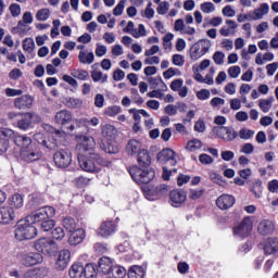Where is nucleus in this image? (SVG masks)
I'll list each match as a JSON object with an SVG mask.
<instances>
[{
  "instance_id": "nucleus-1",
  "label": "nucleus",
  "mask_w": 278,
  "mask_h": 278,
  "mask_svg": "<svg viewBox=\"0 0 278 278\" xmlns=\"http://www.w3.org/2000/svg\"><path fill=\"white\" fill-rule=\"evenodd\" d=\"M9 121H12V123H16L18 129L22 131H27V129H31L36 123H40L41 118L38 114L34 112H27V113H8Z\"/></svg>"
},
{
  "instance_id": "nucleus-2",
  "label": "nucleus",
  "mask_w": 278,
  "mask_h": 278,
  "mask_svg": "<svg viewBox=\"0 0 278 278\" xmlns=\"http://www.w3.org/2000/svg\"><path fill=\"white\" fill-rule=\"evenodd\" d=\"M128 173L136 184H151L155 179V169L153 167H140L134 165L129 167Z\"/></svg>"
},
{
  "instance_id": "nucleus-3",
  "label": "nucleus",
  "mask_w": 278,
  "mask_h": 278,
  "mask_svg": "<svg viewBox=\"0 0 278 278\" xmlns=\"http://www.w3.org/2000/svg\"><path fill=\"white\" fill-rule=\"evenodd\" d=\"M29 223L27 218L18 220L15 229V238L20 242H23V240H33L35 236H38V229Z\"/></svg>"
},
{
  "instance_id": "nucleus-4",
  "label": "nucleus",
  "mask_w": 278,
  "mask_h": 278,
  "mask_svg": "<svg viewBox=\"0 0 278 278\" xmlns=\"http://www.w3.org/2000/svg\"><path fill=\"white\" fill-rule=\"evenodd\" d=\"M55 216V208L53 206H42L34 211L26 218L31 223V225H40L47 218H53Z\"/></svg>"
},
{
  "instance_id": "nucleus-5",
  "label": "nucleus",
  "mask_w": 278,
  "mask_h": 278,
  "mask_svg": "<svg viewBox=\"0 0 278 278\" xmlns=\"http://www.w3.org/2000/svg\"><path fill=\"white\" fill-rule=\"evenodd\" d=\"M142 192L148 201H157V199L168 194V186L164 184L159 186L150 185L142 187Z\"/></svg>"
},
{
  "instance_id": "nucleus-6",
  "label": "nucleus",
  "mask_w": 278,
  "mask_h": 278,
  "mask_svg": "<svg viewBox=\"0 0 278 278\" xmlns=\"http://www.w3.org/2000/svg\"><path fill=\"white\" fill-rule=\"evenodd\" d=\"M212 131L223 142H233L238 138V131L231 126H214Z\"/></svg>"
},
{
  "instance_id": "nucleus-7",
  "label": "nucleus",
  "mask_w": 278,
  "mask_h": 278,
  "mask_svg": "<svg viewBox=\"0 0 278 278\" xmlns=\"http://www.w3.org/2000/svg\"><path fill=\"white\" fill-rule=\"evenodd\" d=\"M93 155L94 153L77 155L78 164L85 173H101V167L98 166Z\"/></svg>"
},
{
  "instance_id": "nucleus-8",
  "label": "nucleus",
  "mask_w": 278,
  "mask_h": 278,
  "mask_svg": "<svg viewBox=\"0 0 278 278\" xmlns=\"http://www.w3.org/2000/svg\"><path fill=\"white\" fill-rule=\"evenodd\" d=\"M54 121L62 129H66L68 134H73V131H75V125H71V123H73V113H71V111L61 110L56 112Z\"/></svg>"
},
{
  "instance_id": "nucleus-9",
  "label": "nucleus",
  "mask_w": 278,
  "mask_h": 278,
  "mask_svg": "<svg viewBox=\"0 0 278 278\" xmlns=\"http://www.w3.org/2000/svg\"><path fill=\"white\" fill-rule=\"evenodd\" d=\"M35 249L38 253H43V255H53L58 253V243L49 238H40L34 242Z\"/></svg>"
},
{
  "instance_id": "nucleus-10",
  "label": "nucleus",
  "mask_w": 278,
  "mask_h": 278,
  "mask_svg": "<svg viewBox=\"0 0 278 278\" xmlns=\"http://www.w3.org/2000/svg\"><path fill=\"white\" fill-rule=\"evenodd\" d=\"M212 47V42L207 39H200L198 42H195L191 48H190V58L194 62L197 60H200V58H203L205 53L210 51V48Z\"/></svg>"
},
{
  "instance_id": "nucleus-11",
  "label": "nucleus",
  "mask_w": 278,
  "mask_h": 278,
  "mask_svg": "<svg viewBox=\"0 0 278 278\" xmlns=\"http://www.w3.org/2000/svg\"><path fill=\"white\" fill-rule=\"evenodd\" d=\"M53 162L58 168H68L73 163V153L68 149H60L53 154Z\"/></svg>"
},
{
  "instance_id": "nucleus-12",
  "label": "nucleus",
  "mask_w": 278,
  "mask_h": 278,
  "mask_svg": "<svg viewBox=\"0 0 278 278\" xmlns=\"http://www.w3.org/2000/svg\"><path fill=\"white\" fill-rule=\"evenodd\" d=\"M42 157V152L30 146L29 148H25L24 150H20V160L25 162L26 164H31L34 162H38Z\"/></svg>"
},
{
  "instance_id": "nucleus-13",
  "label": "nucleus",
  "mask_w": 278,
  "mask_h": 278,
  "mask_svg": "<svg viewBox=\"0 0 278 278\" xmlns=\"http://www.w3.org/2000/svg\"><path fill=\"white\" fill-rule=\"evenodd\" d=\"M233 235L239 238H249L251 236V231H253V222H251V217H244L239 225L233 227Z\"/></svg>"
},
{
  "instance_id": "nucleus-14",
  "label": "nucleus",
  "mask_w": 278,
  "mask_h": 278,
  "mask_svg": "<svg viewBox=\"0 0 278 278\" xmlns=\"http://www.w3.org/2000/svg\"><path fill=\"white\" fill-rule=\"evenodd\" d=\"M177 153L173 149H163L157 153L156 160L159 164H164L165 166H177Z\"/></svg>"
},
{
  "instance_id": "nucleus-15",
  "label": "nucleus",
  "mask_w": 278,
  "mask_h": 278,
  "mask_svg": "<svg viewBox=\"0 0 278 278\" xmlns=\"http://www.w3.org/2000/svg\"><path fill=\"white\" fill-rule=\"evenodd\" d=\"M116 229H118L116 222L108 219L101 223L97 230V236H100V238H110V236L116 233Z\"/></svg>"
},
{
  "instance_id": "nucleus-16",
  "label": "nucleus",
  "mask_w": 278,
  "mask_h": 278,
  "mask_svg": "<svg viewBox=\"0 0 278 278\" xmlns=\"http://www.w3.org/2000/svg\"><path fill=\"white\" fill-rule=\"evenodd\" d=\"M94 138L84 137L81 142L77 143L76 151H78V155H90V153H94Z\"/></svg>"
},
{
  "instance_id": "nucleus-17",
  "label": "nucleus",
  "mask_w": 278,
  "mask_h": 278,
  "mask_svg": "<svg viewBox=\"0 0 278 278\" xmlns=\"http://www.w3.org/2000/svg\"><path fill=\"white\" fill-rule=\"evenodd\" d=\"M187 199L188 193L181 189H174L169 192V203L173 207H181Z\"/></svg>"
},
{
  "instance_id": "nucleus-18",
  "label": "nucleus",
  "mask_w": 278,
  "mask_h": 278,
  "mask_svg": "<svg viewBox=\"0 0 278 278\" xmlns=\"http://www.w3.org/2000/svg\"><path fill=\"white\" fill-rule=\"evenodd\" d=\"M14 136V130L9 128H0V155L8 152L10 149V138Z\"/></svg>"
},
{
  "instance_id": "nucleus-19",
  "label": "nucleus",
  "mask_w": 278,
  "mask_h": 278,
  "mask_svg": "<svg viewBox=\"0 0 278 278\" xmlns=\"http://www.w3.org/2000/svg\"><path fill=\"white\" fill-rule=\"evenodd\" d=\"M216 205L219 210H230L236 205V198L231 194L224 193L216 199Z\"/></svg>"
},
{
  "instance_id": "nucleus-20",
  "label": "nucleus",
  "mask_w": 278,
  "mask_h": 278,
  "mask_svg": "<svg viewBox=\"0 0 278 278\" xmlns=\"http://www.w3.org/2000/svg\"><path fill=\"white\" fill-rule=\"evenodd\" d=\"M34 105V97L30 94H23L14 100V108L16 110H31Z\"/></svg>"
},
{
  "instance_id": "nucleus-21",
  "label": "nucleus",
  "mask_w": 278,
  "mask_h": 278,
  "mask_svg": "<svg viewBox=\"0 0 278 278\" xmlns=\"http://www.w3.org/2000/svg\"><path fill=\"white\" fill-rule=\"evenodd\" d=\"M68 262H71V251L66 249L61 250L55 263L56 270H65L68 267Z\"/></svg>"
},
{
  "instance_id": "nucleus-22",
  "label": "nucleus",
  "mask_w": 278,
  "mask_h": 278,
  "mask_svg": "<svg viewBox=\"0 0 278 278\" xmlns=\"http://www.w3.org/2000/svg\"><path fill=\"white\" fill-rule=\"evenodd\" d=\"M84 240H86V230L84 228H77L70 232L68 244H71V247H77L81 244Z\"/></svg>"
},
{
  "instance_id": "nucleus-23",
  "label": "nucleus",
  "mask_w": 278,
  "mask_h": 278,
  "mask_svg": "<svg viewBox=\"0 0 278 278\" xmlns=\"http://www.w3.org/2000/svg\"><path fill=\"white\" fill-rule=\"evenodd\" d=\"M260 247H263V251L266 255H275V253H278V239L267 238Z\"/></svg>"
},
{
  "instance_id": "nucleus-24",
  "label": "nucleus",
  "mask_w": 278,
  "mask_h": 278,
  "mask_svg": "<svg viewBox=\"0 0 278 278\" xmlns=\"http://www.w3.org/2000/svg\"><path fill=\"white\" fill-rule=\"evenodd\" d=\"M16 218V214L14 213L13 208L10 206H2L0 207V224L1 225H10L12 220Z\"/></svg>"
},
{
  "instance_id": "nucleus-25",
  "label": "nucleus",
  "mask_w": 278,
  "mask_h": 278,
  "mask_svg": "<svg viewBox=\"0 0 278 278\" xmlns=\"http://www.w3.org/2000/svg\"><path fill=\"white\" fill-rule=\"evenodd\" d=\"M112 266H114V263L112 262V258L108 256H102L98 261V273H102V275L108 276L110 275V270H112Z\"/></svg>"
},
{
  "instance_id": "nucleus-26",
  "label": "nucleus",
  "mask_w": 278,
  "mask_h": 278,
  "mask_svg": "<svg viewBox=\"0 0 278 278\" xmlns=\"http://www.w3.org/2000/svg\"><path fill=\"white\" fill-rule=\"evenodd\" d=\"M42 254L36 252H29L24 256V265L27 267L36 266V264H42Z\"/></svg>"
},
{
  "instance_id": "nucleus-27",
  "label": "nucleus",
  "mask_w": 278,
  "mask_h": 278,
  "mask_svg": "<svg viewBox=\"0 0 278 278\" xmlns=\"http://www.w3.org/2000/svg\"><path fill=\"white\" fill-rule=\"evenodd\" d=\"M257 229L261 236H270L275 233V224L268 219H264L258 224Z\"/></svg>"
},
{
  "instance_id": "nucleus-28",
  "label": "nucleus",
  "mask_w": 278,
  "mask_h": 278,
  "mask_svg": "<svg viewBox=\"0 0 278 278\" xmlns=\"http://www.w3.org/2000/svg\"><path fill=\"white\" fill-rule=\"evenodd\" d=\"M137 162H138L139 168H151V155L149 154V151L141 150L138 153Z\"/></svg>"
},
{
  "instance_id": "nucleus-29",
  "label": "nucleus",
  "mask_w": 278,
  "mask_h": 278,
  "mask_svg": "<svg viewBox=\"0 0 278 278\" xmlns=\"http://www.w3.org/2000/svg\"><path fill=\"white\" fill-rule=\"evenodd\" d=\"M14 144L20 148V151H24V149H29L31 147V138L23 135L14 136Z\"/></svg>"
},
{
  "instance_id": "nucleus-30",
  "label": "nucleus",
  "mask_w": 278,
  "mask_h": 278,
  "mask_svg": "<svg viewBox=\"0 0 278 278\" xmlns=\"http://www.w3.org/2000/svg\"><path fill=\"white\" fill-rule=\"evenodd\" d=\"M142 149V142H140L137 139H130L128 143L126 144V153L128 155H138Z\"/></svg>"
},
{
  "instance_id": "nucleus-31",
  "label": "nucleus",
  "mask_w": 278,
  "mask_h": 278,
  "mask_svg": "<svg viewBox=\"0 0 278 278\" xmlns=\"http://www.w3.org/2000/svg\"><path fill=\"white\" fill-rule=\"evenodd\" d=\"M148 81L152 88V90H157V88L160 87V89L162 90V92H164L165 90H168V87L166 86V83H164V80L162 79V77H149Z\"/></svg>"
},
{
  "instance_id": "nucleus-32",
  "label": "nucleus",
  "mask_w": 278,
  "mask_h": 278,
  "mask_svg": "<svg viewBox=\"0 0 278 278\" xmlns=\"http://www.w3.org/2000/svg\"><path fill=\"white\" fill-rule=\"evenodd\" d=\"M126 275L127 270L125 269V267L119 265H113L106 278H124Z\"/></svg>"
},
{
  "instance_id": "nucleus-33",
  "label": "nucleus",
  "mask_w": 278,
  "mask_h": 278,
  "mask_svg": "<svg viewBox=\"0 0 278 278\" xmlns=\"http://www.w3.org/2000/svg\"><path fill=\"white\" fill-rule=\"evenodd\" d=\"M147 271L142 266L134 265L128 270V278H144Z\"/></svg>"
},
{
  "instance_id": "nucleus-34",
  "label": "nucleus",
  "mask_w": 278,
  "mask_h": 278,
  "mask_svg": "<svg viewBox=\"0 0 278 278\" xmlns=\"http://www.w3.org/2000/svg\"><path fill=\"white\" fill-rule=\"evenodd\" d=\"M84 275L86 278H97V275H99V267L94 263H88L84 267Z\"/></svg>"
},
{
  "instance_id": "nucleus-35",
  "label": "nucleus",
  "mask_w": 278,
  "mask_h": 278,
  "mask_svg": "<svg viewBox=\"0 0 278 278\" xmlns=\"http://www.w3.org/2000/svg\"><path fill=\"white\" fill-rule=\"evenodd\" d=\"M23 195L14 193L9 200V207H12V210H21V207H23Z\"/></svg>"
},
{
  "instance_id": "nucleus-36",
  "label": "nucleus",
  "mask_w": 278,
  "mask_h": 278,
  "mask_svg": "<svg viewBox=\"0 0 278 278\" xmlns=\"http://www.w3.org/2000/svg\"><path fill=\"white\" fill-rule=\"evenodd\" d=\"M101 134L103 138H108V140L114 138L116 136V127L111 124H105L101 126Z\"/></svg>"
},
{
  "instance_id": "nucleus-37",
  "label": "nucleus",
  "mask_w": 278,
  "mask_h": 278,
  "mask_svg": "<svg viewBox=\"0 0 278 278\" xmlns=\"http://www.w3.org/2000/svg\"><path fill=\"white\" fill-rule=\"evenodd\" d=\"M71 278H80L84 277V265L81 263H75L70 268Z\"/></svg>"
},
{
  "instance_id": "nucleus-38",
  "label": "nucleus",
  "mask_w": 278,
  "mask_h": 278,
  "mask_svg": "<svg viewBox=\"0 0 278 278\" xmlns=\"http://www.w3.org/2000/svg\"><path fill=\"white\" fill-rule=\"evenodd\" d=\"M34 140L38 144H41V147H45L46 149H51V141H49V137L45 136V134L42 132L35 134Z\"/></svg>"
},
{
  "instance_id": "nucleus-39",
  "label": "nucleus",
  "mask_w": 278,
  "mask_h": 278,
  "mask_svg": "<svg viewBox=\"0 0 278 278\" xmlns=\"http://www.w3.org/2000/svg\"><path fill=\"white\" fill-rule=\"evenodd\" d=\"M62 225L64 227V229H66V231H68V233L77 230V222H75V218L73 217H64L62 220Z\"/></svg>"
},
{
  "instance_id": "nucleus-40",
  "label": "nucleus",
  "mask_w": 278,
  "mask_h": 278,
  "mask_svg": "<svg viewBox=\"0 0 278 278\" xmlns=\"http://www.w3.org/2000/svg\"><path fill=\"white\" fill-rule=\"evenodd\" d=\"M78 61L80 62V64H92V62H94V53H87L86 51H80L78 53Z\"/></svg>"
},
{
  "instance_id": "nucleus-41",
  "label": "nucleus",
  "mask_w": 278,
  "mask_h": 278,
  "mask_svg": "<svg viewBox=\"0 0 278 278\" xmlns=\"http://www.w3.org/2000/svg\"><path fill=\"white\" fill-rule=\"evenodd\" d=\"M65 237H66V232L64 231V228H62L60 226L55 227L51 231L52 240H56L58 242H62V240H64Z\"/></svg>"
},
{
  "instance_id": "nucleus-42",
  "label": "nucleus",
  "mask_w": 278,
  "mask_h": 278,
  "mask_svg": "<svg viewBox=\"0 0 278 278\" xmlns=\"http://www.w3.org/2000/svg\"><path fill=\"white\" fill-rule=\"evenodd\" d=\"M102 149H103L104 153H109L110 155H116V153H118V151H121L118 146L116 143H112V142L103 143Z\"/></svg>"
},
{
  "instance_id": "nucleus-43",
  "label": "nucleus",
  "mask_w": 278,
  "mask_h": 278,
  "mask_svg": "<svg viewBox=\"0 0 278 278\" xmlns=\"http://www.w3.org/2000/svg\"><path fill=\"white\" fill-rule=\"evenodd\" d=\"M273 101H275L274 97H270L269 99L260 100L258 106L264 112V114L270 112V109L273 108Z\"/></svg>"
},
{
  "instance_id": "nucleus-44",
  "label": "nucleus",
  "mask_w": 278,
  "mask_h": 278,
  "mask_svg": "<svg viewBox=\"0 0 278 278\" xmlns=\"http://www.w3.org/2000/svg\"><path fill=\"white\" fill-rule=\"evenodd\" d=\"M72 77L79 79L80 81H86L89 79L90 74H88V71L86 70H74L72 72Z\"/></svg>"
},
{
  "instance_id": "nucleus-45",
  "label": "nucleus",
  "mask_w": 278,
  "mask_h": 278,
  "mask_svg": "<svg viewBox=\"0 0 278 278\" xmlns=\"http://www.w3.org/2000/svg\"><path fill=\"white\" fill-rule=\"evenodd\" d=\"M66 108L71 110H78L81 105H84V101L79 98H68L65 103Z\"/></svg>"
},
{
  "instance_id": "nucleus-46",
  "label": "nucleus",
  "mask_w": 278,
  "mask_h": 278,
  "mask_svg": "<svg viewBox=\"0 0 278 278\" xmlns=\"http://www.w3.org/2000/svg\"><path fill=\"white\" fill-rule=\"evenodd\" d=\"M93 159L99 167L103 166L104 168H110V166H112V162L108 159H103L99 153H94Z\"/></svg>"
},
{
  "instance_id": "nucleus-47",
  "label": "nucleus",
  "mask_w": 278,
  "mask_h": 278,
  "mask_svg": "<svg viewBox=\"0 0 278 278\" xmlns=\"http://www.w3.org/2000/svg\"><path fill=\"white\" fill-rule=\"evenodd\" d=\"M90 181H92V179L85 176H79L74 179V185L76 188H86V186H90Z\"/></svg>"
},
{
  "instance_id": "nucleus-48",
  "label": "nucleus",
  "mask_w": 278,
  "mask_h": 278,
  "mask_svg": "<svg viewBox=\"0 0 278 278\" xmlns=\"http://www.w3.org/2000/svg\"><path fill=\"white\" fill-rule=\"evenodd\" d=\"M40 231H51L55 227V220L47 218L39 224Z\"/></svg>"
},
{
  "instance_id": "nucleus-49",
  "label": "nucleus",
  "mask_w": 278,
  "mask_h": 278,
  "mask_svg": "<svg viewBox=\"0 0 278 278\" xmlns=\"http://www.w3.org/2000/svg\"><path fill=\"white\" fill-rule=\"evenodd\" d=\"M202 148H203V142L199 139H192L187 143V149L191 153Z\"/></svg>"
},
{
  "instance_id": "nucleus-50",
  "label": "nucleus",
  "mask_w": 278,
  "mask_h": 278,
  "mask_svg": "<svg viewBox=\"0 0 278 278\" xmlns=\"http://www.w3.org/2000/svg\"><path fill=\"white\" fill-rule=\"evenodd\" d=\"M170 165H164L162 167L163 174H162V179L164 181H169L173 173H177V168H170Z\"/></svg>"
},
{
  "instance_id": "nucleus-51",
  "label": "nucleus",
  "mask_w": 278,
  "mask_h": 278,
  "mask_svg": "<svg viewBox=\"0 0 278 278\" xmlns=\"http://www.w3.org/2000/svg\"><path fill=\"white\" fill-rule=\"evenodd\" d=\"M22 47L27 53H33L34 49H36V42H34L33 38H26L23 40Z\"/></svg>"
},
{
  "instance_id": "nucleus-52",
  "label": "nucleus",
  "mask_w": 278,
  "mask_h": 278,
  "mask_svg": "<svg viewBox=\"0 0 278 278\" xmlns=\"http://www.w3.org/2000/svg\"><path fill=\"white\" fill-rule=\"evenodd\" d=\"M241 140H251L255 136V131L247 128H241L238 134Z\"/></svg>"
},
{
  "instance_id": "nucleus-53",
  "label": "nucleus",
  "mask_w": 278,
  "mask_h": 278,
  "mask_svg": "<svg viewBox=\"0 0 278 278\" xmlns=\"http://www.w3.org/2000/svg\"><path fill=\"white\" fill-rule=\"evenodd\" d=\"M211 180L213 181V184H217V186H222L223 188L224 186H227V180H225V178H223V175L220 174H211Z\"/></svg>"
},
{
  "instance_id": "nucleus-54",
  "label": "nucleus",
  "mask_w": 278,
  "mask_h": 278,
  "mask_svg": "<svg viewBox=\"0 0 278 278\" xmlns=\"http://www.w3.org/2000/svg\"><path fill=\"white\" fill-rule=\"evenodd\" d=\"M205 193V190L203 189H190L189 191V199L192 201H197L198 199H201L203 194Z\"/></svg>"
},
{
  "instance_id": "nucleus-55",
  "label": "nucleus",
  "mask_w": 278,
  "mask_h": 278,
  "mask_svg": "<svg viewBox=\"0 0 278 278\" xmlns=\"http://www.w3.org/2000/svg\"><path fill=\"white\" fill-rule=\"evenodd\" d=\"M40 276V268H33L25 271L21 278H38Z\"/></svg>"
},
{
  "instance_id": "nucleus-56",
  "label": "nucleus",
  "mask_w": 278,
  "mask_h": 278,
  "mask_svg": "<svg viewBox=\"0 0 278 278\" xmlns=\"http://www.w3.org/2000/svg\"><path fill=\"white\" fill-rule=\"evenodd\" d=\"M72 122L73 124L71 125H74L75 129H81V127H88V118L86 117H83L79 119H73Z\"/></svg>"
},
{
  "instance_id": "nucleus-57",
  "label": "nucleus",
  "mask_w": 278,
  "mask_h": 278,
  "mask_svg": "<svg viewBox=\"0 0 278 278\" xmlns=\"http://www.w3.org/2000/svg\"><path fill=\"white\" fill-rule=\"evenodd\" d=\"M9 10H10L11 16H13V18H16L17 16H21V4L12 3L9 7Z\"/></svg>"
},
{
  "instance_id": "nucleus-58",
  "label": "nucleus",
  "mask_w": 278,
  "mask_h": 278,
  "mask_svg": "<svg viewBox=\"0 0 278 278\" xmlns=\"http://www.w3.org/2000/svg\"><path fill=\"white\" fill-rule=\"evenodd\" d=\"M172 62L175 66H184L186 64V59L181 54H174L172 56Z\"/></svg>"
},
{
  "instance_id": "nucleus-59",
  "label": "nucleus",
  "mask_w": 278,
  "mask_h": 278,
  "mask_svg": "<svg viewBox=\"0 0 278 278\" xmlns=\"http://www.w3.org/2000/svg\"><path fill=\"white\" fill-rule=\"evenodd\" d=\"M50 16L49 9H41L37 12V21H47Z\"/></svg>"
},
{
  "instance_id": "nucleus-60",
  "label": "nucleus",
  "mask_w": 278,
  "mask_h": 278,
  "mask_svg": "<svg viewBox=\"0 0 278 278\" xmlns=\"http://www.w3.org/2000/svg\"><path fill=\"white\" fill-rule=\"evenodd\" d=\"M213 61L217 65L224 64L225 63V53H223L222 51H216L213 54Z\"/></svg>"
},
{
  "instance_id": "nucleus-61",
  "label": "nucleus",
  "mask_w": 278,
  "mask_h": 278,
  "mask_svg": "<svg viewBox=\"0 0 278 278\" xmlns=\"http://www.w3.org/2000/svg\"><path fill=\"white\" fill-rule=\"evenodd\" d=\"M21 77H23V72L21 71V68H13L9 73V79H12L13 81H16V79H21Z\"/></svg>"
},
{
  "instance_id": "nucleus-62",
  "label": "nucleus",
  "mask_w": 278,
  "mask_h": 278,
  "mask_svg": "<svg viewBox=\"0 0 278 278\" xmlns=\"http://www.w3.org/2000/svg\"><path fill=\"white\" fill-rule=\"evenodd\" d=\"M199 162L204 165L213 164L214 159L210 154L202 153L199 155Z\"/></svg>"
},
{
  "instance_id": "nucleus-63",
  "label": "nucleus",
  "mask_w": 278,
  "mask_h": 278,
  "mask_svg": "<svg viewBox=\"0 0 278 278\" xmlns=\"http://www.w3.org/2000/svg\"><path fill=\"white\" fill-rule=\"evenodd\" d=\"M201 10L204 14H210L211 12H214L215 7L212 2H203L201 4Z\"/></svg>"
},
{
  "instance_id": "nucleus-64",
  "label": "nucleus",
  "mask_w": 278,
  "mask_h": 278,
  "mask_svg": "<svg viewBox=\"0 0 278 278\" xmlns=\"http://www.w3.org/2000/svg\"><path fill=\"white\" fill-rule=\"evenodd\" d=\"M125 10V0L118 2V4L113 9L114 16H121Z\"/></svg>"
}]
</instances>
